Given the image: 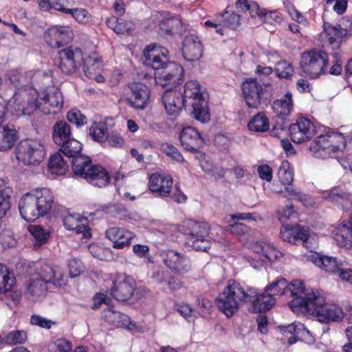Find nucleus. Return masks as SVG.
<instances>
[{
    "label": "nucleus",
    "mask_w": 352,
    "mask_h": 352,
    "mask_svg": "<svg viewBox=\"0 0 352 352\" xmlns=\"http://www.w3.org/2000/svg\"><path fill=\"white\" fill-rule=\"evenodd\" d=\"M63 105V94L60 89L56 87L50 92L32 89L16 93L13 98L12 107L17 115L30 116L36 110L45 115H55Z\"/></svg>",
    "instance_id": "nucleus-1"
},
{
    "label": "nucleus",
    "mask_w": 352,
    "mask_h": 352,
    "mask_svg": "<svg viewBox=\"0 0 352 352\" xmlns=\"http://www.w3.org/2000/svg\"><path fill=\"white\" fill-rule=\"evenodd\" d=\"M54 203V197L50 189H35L22 196L19 202V210L25 221L34 222L49 213Z\"/></svg>",
    "instance_id": "nucleus-2"
},
{
    "label": "nucleus",
    "mask_w": 352,
    "mask_h": 352,
    "mask_svg": "<svg viewBox=\"0 0 352 352\" xmlns=\"http://www.w3.org/2000/svg\"><path fill=\"white\" fill-rule=\"evenodd\" d=\"M250 290L251 288L245 289L240 283L230 279L215 298V305L219 311L230 318L239 311L241 305L252 300L253 292Z\"/></svg>",
    "instance_id": "nucleus-3"
},
{
    "label": "nucleus",
    "mask_w": 352,
    "mask_h": 352,
    "mask_svg": "<svg viewBox=\"0 0 352 352\" xmlns=\"http://www.w3.org/2000/svg\"><path fill=\"white\" fill-rule=\"evenodd\" d=\"M351 32L352 22L349 29L342 28L340 24L333 25L329 22L323 23L322 47L328 52V56L330 55L333 58V65L329 71L331 75L338 76L342 72L340 45L342 39L350 36Z\"/></svg>",
    "instance_id": "nucleus-4"
},
{
    "label": "nucleus",
    "mask_w": 352,
    "mask_h": 352,
    "mask_svg": "<svg viewBox=\"0 0 352 352\" xmlns=\"http://www.w3.org/2000/svg\"><path fill=\"white\" fill-rule=\"evenodd\" d=\"M182 94L186 107H191L190 114L195 120L201 123H207L210 120L208 101L204 96L198 81H187Z\"/></svg>",
    "instance_id": "nucleus-5"
},
{
    "label": "nucleus",
    "mask_w": 352,
    "mask_h": 352,
    "mask_svg": "<svg viewBox=\"0 0 352 352\" xmlns=\"http://www.w3.org/2000/svg\"><path fill=\"white\" fill-rule=\"evenodd\" d=\"M243 98L250 109L268 107L273 98L274 89L270 83H260L256 78H246L241 85Z\"/></svg>",
    "instance_id": "nucleus-6"
},
{
    "label": "nucleus",
    "mask_w": 352,
    "mask_h": 352,
    "mask_svg": "<svg viewBox=\"0 0 352 352\" xmlns=\"http://www.w3.org/2000/svg\"><path fill=\"white\" fill-rule=\"evenodd\" d=\"M328 63V52L314 49L301 54L300 68L309 78L316 79L325 74Z\"/></svg>",
    "instance_id": "nucleus-7"
},
{
    "label": "nucleus",
    "mask_w": 352,
    "mask_h": 352,
    "mask_svg": "<svg viewBox=\"0 0 352 352\" xmlns=\"http://www.w3.org/2000/svg\"><path fill=\"white\" fill-rule=\"evenodd\" d=\"M325 302V298L320 291L313 302L308 305L305 303L306 306L309 307L305 313L316 316L320 322H341L344 318L342 309L336 305L327 304Z\"/></svg>",
    "instance_id": "nucleus-8"
},
{
    "label": "nucleus",
    "mask_w": 352,
    "mask_h": 352,
    "mask_svg": "<svg viewBox=\"0 0 352 352\" xmlns=\"http://www.w3.org/2000/svg\"><path fill=\"white\" fill-rule=\"evenodd\" d=\"M15 155L25 165H37L45 159L46 150L41 140L25 139L16 145Z\"/></svg>",
    "instance_id": "nucleus-9"
},
{
    "label": "nucleus",
    "mask_w": 352,
    "mask_h": 352,
    "mask_svg": "<svg viewBox=\"0 0 352 352\" xmlns=\"http://www.w3.org/2000/svg\"><path fill=\"white\" fill-rule=\"evenodd\" d=\"M320 292L318 289H311V292H305L304 283L300 280H294L288 283L287 295L292 298L289 306L294 312H306L309 307L305 305L313 302Z\"/></svg>",
    "instance_id": "nucleus-10"
},
{
    "label": "nucleus",
    "mask_w": 352,
    "mask_h": 352,
    "mask_svg": "<svg viewBox=\"0 0 352 352\" xmlns=\"http://www.w3.org/2000/svg\"><path fill=\"white\" fill-rule=\"evenodd\" d=\"M83 61L82 50L73 46L59 50L54 59V65L66 75L74 74L82 65Z\"/></svg>",
    "instance_id": "nucleus-11"
},
{
    "label": "nucleus",
    "mask_w": 352,
    "mask_h": 352,
    "mask_svg": "<svg viewBox=\"0 0 352 352\" xmlns=\"http://www.w3.org/2000/svg\"><path fill=\"white\" fill-rule=\"evenodd\" d=\"M124 101L129 107L137 111L146 109L151 103L150 88L143 82H129L124 89Z\"/></svg>",
    "instance_id": "nucleus-12"
},
{
    "label": "nucleus",
    "mask_w": 352,
    "mask_h": 352,
    "mask_svg": "<svg viewBox=\"0 0 352 352\" xmlns=\"http://www.w3.org/2000/svg\"><path fill=\"white\" fill-rule=\"evenodd\" d=\"M155 75L157 84L167 89H173L183 82L184 70L181 65L170 62Z\"/></svg>",
    "instance_id": "nucleus-13"
},
{
    "label": "nucleus",
    "mask_w": 352,
    "mask_h": 352,
    "mask_svg": "<svg viewBox=\"0 0 352 352\" xmlns=\"http://www.w3.org/2000/svg\"><path fill=\"white\" fill-rule=\"evenodd\" d=\"M289 133L291 140L297 144L309 141L318 134L317 127L309 118L299 117L293 124H289Z\"/></svg>",
    "instance_id": "nucleus-14"
},
{
    "label": "nucleus",
    "mask_w": 352,
    "mask_h": 352,
    "mask_svg": "<svg viewBox=\"0 0 352 352\" xmlns=\"http://www.w3.org/2000/svg\"><path fill=\"white\" fill-rule=\"evenodd\" d=\"M136 288L134 278L126 274H117L112 281L111 296L118 301H127L133 296Z\"/></svg>",
    "instance_id": "nucleus-15"
},
{
    "label": "nucleus",
    "mask_w": 352,
    "mask_h": 352,
    "mask_svg": "<svg viewBox=\"0 0 352 352\" xmlns=\"http://www.w3.org/2000/svg\"><path fill=\"white\" fill-rule=\"evenodd\" d=\"M144 65L156 72H160L170 62L168 50L155 45L146 46L144 50Z\"/></svg>",
    "instance_id": "nucleus-16"
},
{
    "label": "nucleus",
    "mask_w": 352,
    "mask_h": 352,
    "mask_svg": "<svg viewBox=\"0 0 352 352\" xmlns=\"http://www.w3.org/2000/svg\"><path fill=\"white\" fill-rule=\"evenodd\" d=\"M44 39L52 48H60L71 41L72 32L68 26L53 27L45 31Z\"/></svg>",
    "instance_id": "nucleus-17"
},
{
    "label": "nucleus",
    "mask_w": 352,
    "mask_h": 352,
    "mask_svg": "<svg viewBox=\"0 0 352 352\" xmlns=\"http://www.w3.org/2000/svg\"><path fill=\"white\" fill-rule=\"evenodd\" d=\"M179 140L184 149L192 153H198L204 142L201 134L192 126L184 127Z\"/></svg>",
    "instance_id": "nucleus-18"
},
{
    "label": "nucleus",
    "mask_w": 352,
    "mask_h": 352,
    "mask_svg": "<svg viewBox=\"0 0 352 352\" xmlns=\"http://www.w3.org/2000/svg\"><path fill=\"white\" fill-rule=\"evenodd\" d=\"M280 236L284 241L297 245L307 242L309 237V233L308 229L298 223L296 225L288 223L283 225Z\"/></svg>",
    "instance_id": "nucleus-19"
},
{
    "label": "nucleus",
    "mask_w": 352,
    "mask_h": 352,
    "mask_svg": "<svg viewBox=\"0 0 352 352\" xmlns=\"http://www.w3.org/2000/svg\"><path fill=\"white\" fill-rule=\"evenodd\" d=\"M173 180L169 175L153 173L148 179L149 190L161 198H166L173 190Z\"/></svg>",
    "instance_id": "nucleus-20"
},
{
    "label": "nucleus",
    "mask_w": 352,
    "mask_h": 352,
    "mask_svg": "<svg viewBox=\"0 0 352 352\" xmlns=\"http://www.w3.org/2000/svg\"><path fill=\"white\" fill-rule=\"evenodd\" d=\"M162 100L167 113L170 116H177L183 107L187 108L182 91L173 89H166L162 96Z\"/></svg>",
    "instance_id": "nucleus-21"
},
{
    "label": "nucleus",
    "mask_w": 352,
    "mask_h": 352,
    "mask_svg": "<svg viewBox=\"0 0 352 352\" xmlns=\"http://www.w3.org/2000/svg\"><path fill=\"white\" fill-rule=\"evenodd\" d=\"M105 236L112 243L114 249H123L131 245L135 234L124 228L111 227L105 231Z\"/></svg>",
    "instance_id": "nucleus-22"
},
{
    "label": "nucleus",
    "mask_w": 352,
    "mask_h": 352,
    "mask_svg": "<svg viewBox=\"0 0 352 352\" xmlns=\"http://www.w3.org/2000/svg\"><path fill=\"white\" fill-rule=\"evenodd\" d=\"M203 44L195 34L187 35L182 45V54L184 59L189 62L198 60L203 55Z\"/></svg>",
    "instance_id": "nucleus-23"
},
{
    "label": "nucleus",
    "mask_w": 352,
    "mask_h": 352,
    "mask_svg": "<svg viewBox=\"0 0 352 352\" xmlns=\"http://www.w3.org/2000/svg\"><path fill=\"white\" fill-rule=\"evenodd\" d=\"M102 315L106 322L116 327L126 328L129 330L136 327L135 323L127 315L116 310L113 305L104 309Z\"/></svg>",
    "instance_id": "nucleus-24"
},
{
    "label": "nucleus",
    "mask_w": 352,
    "mask_h": 352,
    "mask_svg": "<svg viewBox=\"0 0 352 352\" xmlns=\"http://www.w3.org/2000/svg\"><path fill=\"white\" fill-rule=\"evenodd\" d=\"M163 262L175 274H184L190 269L188 260L182 254L173 250H168L164 253Z\"/></svg>",
    "instance_id": "nucleus-25"
},
{
    "label": "nucleus",
    "mask_w": 352,
    "mask_h": 352,
    "mask_svg": "<svg viewBox=\"0 0 352 352\" xmlns=\"http://www.w3.org/2000/svg\"><path fill=\"white\" fill-rule=\"evenodd\" d=\"M336 244L342 248H352V212L347 221L341 223L332 232Z\"/></svg>",
    "instance_id": "nucleus-26"
},
{
    "label": "nucleus",
    "mask_w": 352,
    "mask_h": 352,
    "mask_svg": "<svg viewBox=\"0 0 352 352\" xmlns=\"http://www.w3.org/2000/svg\"><path fill=\"white\" fill-rule=\"evenodd\" d=\"M63 224L68 230L82 234L85 238L91 237V230L87 224V219L80 214H69L63 218Z\"/></svg>",
    "instance_id": "nucleus-27"
},
{
    "label": "nucleus",
    "mask_w": 352,
    "mask_h": 352,
    "mask_svg": "<svg viewBox=\"0 0 352 352\" xmlns=\"http://www.w3.org/2000/svg\"><path fill=\"white\" fill-rule=\"evenodd\" d=\"M250 292H253L250 302H252V312L254 313H265L276 303L275 297H273L270 292H267L266 288L261 294L252 288Z\"/></svg>",
    "instance_id": "nucleus-28"
},
{
    "label": "nucleus",
    "mask_w": 352,
    "mask_h": 352,
    "mask_svg": "<svg viewBox=\"0 0 352 352\" xmlns=\"http://www.w3.org/2000/svg\"><path fill=\"white\" fill-rule=\"evenodd\" d=\"M272 109L275 114L274 118L289 120V118L294 109L292 94L287 92L280 99H276L272 103Z\"/></svg>",
    "instance_id": "nucleus-29"
},
{
    "label": "nucleus",
    "mask_w": 352,
    "mask_h": 352,
    "mask_svg": "<svg viewBox=\"0 0 352 352\" xmlns=\"http://www.w3.org/2000/svg\"><path fill=\"white\" fill-rule=\"evenodd\" d=\"M84 179L94 186L102 188L110 182L111 177L104 167L100 164H93Z\"/></svg>",
    "instance_id": "nucleus-30"
},
{
    "label": "nucleus",
    "mask_w": 352,
    "mask_h": 352,
    "mask_svg": "<svg viewBox=\"0 0 352 352\" xmlns=\"http://www.w3.org/2000/svg\"><path fill=\"white\" fill-rule=\"evenodd\" d=\"M311 261L318 267L328 273H338L344 261L336 257L314 253L310 256Z\"/></svg>",
    "instance_id": "nucleus-31"
},
{
    "label": "nucleus",
    "mask_w": 352,
    "mask_h": 352,
    "mask_svg": "<svg viewBox=\"0 0 352 352\" xmlns=\"http://www.w3.org/2000/svg\"><path fill=\"white\" fill-rule=\"evenodd\" d=\"M310 151L318 158L325 159L331 157L329 131L318 135L311 144Z\"/></svg>",
    "instance_id": "nucleus-32"
},
{
    "label": "nucleus",
    "mask_w": 352,
    "mask_h": 352,
    "mask_svg": "<svg viewBox=\"0 0 352 352\" xmlns=\"http://www.w3.org/2000/svg\"><path fill=\"white\" fill-rule=\"evenodd\" d=\"M325 199L342 210H349L352 206L351 195L336 188L331 189L327 193Z\"/></svg>",
    "instance_id": "nucleus-33"
},
{
    "label": "nucleus",
    "mask_w": 352,
    "mask_h": 352,
    "mask_svg": "<svg viewBox=\"0 0 352 352\" xmlns=\"http://www.w3.org/2000/svg\"><path fill=\"white\" fill-rule=\"evenodd\" d=\"M5 119L4 112L0 110V125ZM17 139V133L14 129L8 126L0 129V151H5L12 148Z\"/></svg>",
    "instance_id": "nucleus-34"
},
{
    "label": "nucleus",
    "mask_w": 352,
    "mask_h": 352,
    "mask_svg": "<svg viewBox=\"0 0 352 352\" xmlns=\"http://www.w3.org/2000/svg\"><path fill=\"white\" fill-rule=\"evenodd\" d=\"M280 330L287 339V343L290 345L295 344L298 340H302V336L309 333L302 323H292L287 326H281Z\"/></svg>",
    "instance_id": "nucleus-35"
},
{
    "label": "nucleus",
    "mask_w": 352,
    "mask_h": 352,
    "mask_svg": "<svg viewBox=\"0 0 352 352\" xmlns=\"http://www.w3.org/2000/svg\"><path fill=\"white\" fill-rule=\"evenodd\" d=\"M71 164L74 176L84 179L93 163L90 157L80 155L72 160Z\"/></svg>",
    "instance_id": "nucleus-36"
},
{
    "label": "nucleus",
    "mask_w": 352,
    "mask_h": 352,
    "mask_svg": "<svg viewBox=\"0 0 352 352\" xmlns=\"http://www.w3.org/2000/svg\"><path fill=\"white\" fill-rule=\"evenodd\" d=\"M71 136V127L67 122L58 120L54 124L52 138L55 144L58 146L63 144L69 140Z\"/></svg>",
    "instance_id": "nucleus-37"
},
{
    "label": "nucleus",
    "mask_w": 352,
    "mask_h": 352,
    "mask_svg": "<svg viewBox=\"0 0 352 352\" xmlns=\"http://www.w3.org/2000/svg\"><path fill=\"white\" fill-rule=\"evenodd\" d=\"M270 120L263 111L252 116L248 122V129L254 133H265L270 129Z\"/></svg>",
    "instance_id": "nucleus-38"
},
{
    "label": "nucleus",
    "mask_w": 352,
    "mask_h": 352,
    "mask_svg": "<svg viewBox=\"0 0 352 352\" xmlns=\"http://www.w3.org/2000/svg\"><path fill=\"white\" fill-rule=\"evenodd\" d=\"M106 24L108 28L120 34H130L134 30V25L131 21H125L115 16L108 18Z\"/></svg>",
    "instance_id": "nucleus-39"
},
{
    "label": "nucleus",
    "mask_w": 352,
    "mask_h": 352,
    "mask_svg": "<svg viewBox=\"0 0 352 352\" xmlns=\"http://www.w3.org/2000/svg\"><path fill=\"white\" fill-rule=\"evenodd\" d=\"M38 276L46 284L60 285L62 280V274L56 271L54 266L47 263L41 267Z\"/></svg>",
    "instance_id": "nucleus-40"
},
{
    "label": "nucleus",
    "mask_w": 352,
    "mask_h": 352,
    "mask_svg": "<svg viewBox=\"0 0 352 352\" xmlns=\"http://www.w3.org/2000/svg\"><path fill=\"white\" fill-rule=\"evenodd\" d=\"M48 167L50 171L57 175H64L68 170V162L60 153H56L50 157Z\"/></svg>",
    "instance_id": "nucleus-41"
},
{
    "label": "nucleus",
    "mask_w": 352,
    "mask_h": 352,
    "mask_svg": "<svg viewBox=\"0 0 352 352\" xmlns=\"http://www.w3.org/2000/svg\"><path fill=\"white\" fill-rule=\"evenodd\" d=\"M182 26L181 21L175 16L166 13L159 23L160 30L166 35H173Z\"/></svg>",
    "instance_id": "nucleus-42"
},
{
    "label": "nucleus",
    "mask_w": 352,
    "mask_h": 352,
    "mask_svg": "<svg viewBox=\"0 0 352 352\" xmlns=\"http://www.w3.org/2000/svg\"><path fill=\"white\" fill-rule=\"evenodd\" d=\"M28 339L27 332L24 330L11 331L0 336V343L8 345H16L25 343Z\"/></svg>",
    "instance_id": "nucleus-43"
},
{
    "label": "nucleus",
    "mask_w": 352,
    "mask_h": 352,
    "mask_svg": "<svg viewBox=\"0 0 352 352\" xmlns=\"http://www.w3.org/2000/svg\"><path fill=\"white\" fill-rule=\"evenodd\" d=\"M108 134L109 131L106 122H94L89 127V135L96 142H105L108 138Z\"/></svg>",
    "instance_id": "nucleus-44"
},
{
    "label": "nucleus",
    "mask_w": 352,
    "mask_h": 352,
    "mask_svg": "<svg viewBox=\"0 0 352 352\" xmlns=\"http://www.w3.org/2000/svg\"><path fill=\"white\" fill-rule=\"evenodd\" d=\"M60 151L62 152L69 159L75 158L82 155V144L74 138H70L65 143L59 145Z\"/></svg>",
    "instance_id": "nucleus-45"
},
{
    "label": "nucleus",
    "mask_w": 352,
    "mask_h": 352,
    "mask_svg": "<svg viewBox=\"0 0 352 352\" xmlns=\"http://www.w3.org/2000/svg\"><path fill=\"white\" fill-rule=\"evenodd\" d=\"M153 278L158 284H166L173 290H177L182 286V283L177 278L170 274L168 272H157L153 275Z\"/></svg>",
    "instance_id": "nucleus-46"
},
{
    "label": "nucleus",
    "mask_w": 352,
    "mask_h": 352,
    "mask_svg": "<svg viewBox=\"0 0 352 352\" xmlns=\"http://www.w3.org/2000/svg\"><path fill=\"white\" fill-rule=\"evenodd\" d=\"M219 16L222 18L221 22L223 28L236 30L241 25V15L234 11L226 9Z\"/></svg>",
    "instance_id": "nucleus-47"
},
{
    "label": "nucleus",
    "mask_w": 352,
    "mask_h": 352,
    "mask_svg": "<svg viewBox=\"0 0 352 352\" xmlns=\"http://www.w3.org/2000/svg\"><path fill=\"white\" fill-rule=\"evenodd\" d=\"M8 267L0 263V293L11 291L15 283V278L10 276Z\"/></svg>",
    "instance_id": "nucleus-48"
},
{
    "label": "nucleus",
    "mask_w": 352,
    "mask_h": 352,
    "mask_svg": "<svg viewBox=\"0 0 352 352\" xmlns=\"http://www.w3.org/2000/svg\"><path fill=\"white\" fill-rule=\"evenodd\" d=\"M209 226L205 222L190 221L188 223V232L186 233L188 237H208L209 234Z\"/></svg>",
    "instance_id": "nucleus-49"
},
{
    "label": "nucleus",
    "mask_w": 352,
    "mask_h": 352,
    "mask_svg": "<svg viewBox=\"0 0 352 352\" xmlns=\"http://www.w3.org/2000/svg\"><path fill=\"white\" fill-rule=\"evenodd\" d=\"M278 177L280 182L286 186H291L294 181V171L287 160L283 161L278 171Z\"/></svg>",
    "instance_id": "nucleus-50"
},
{
    "label": "nucleus",
    "mask_w": 352,
    "mask_h": 352,
    "mask_svg": "<svg viewBox=\"0 0 352 352\" xmlns=\"http://www.w3.org/2000/svg\"><path fill=\"white\" fill-rule=\"evenodd\" d=\"M347 141L344 135L340 132L329 131V144L331 155L343 151L346 146Z\"/></svg>",
    "instance_id": "nucleus-51"
},
{
    "label": "nucleus",
    "mask_w": 352,
    "mask_h": 352,
    "mask_svg": "<svg viewBox=\"0 0 352 352\" xmlns=\"http://www.w3.org/2000/svg\"><path fill=\"white\" fill-rule=\"evenodd\" d=\"M102 211L111 217L122 219L127 215V210L122 204H109L102 207Z\"/></svg>",
    "instance_id": "nucleus-52"
},
{
    "label": "nucleus",
    "mask_w": 352,
    "mask_h": 352,
    "mask_svg": "<svg viewBox=\"0 0 352 352\" xmlns=\"http://www.w3.org/2000/svg\"><path fill=\"white\" fill-rule=\"evenodd\" d=\"M274 72L279 78L290 80L294 75V69L291 63L282 60L276 63Z\"/></svg>",
    "instance_id": "nucleus-53"
},
{
    "label": "nucleus",
    "mask_w": 352,
    "mask_h": 352,
    "mask_svg": "<svg viewBox=\"0 0 352 352\" xmlns=\"http://www.w3.org/2000/svg\"><path fill=\"white\" fill-rule=\"evenodd\" d=\"M288 282L284 278H280L266 286V291L270 292L273 297L275 296L287 295Z\"/></svg>",
    "instance_id": "nucleus-54"
},
{
    "label": "nucleus",
    "mask_w": 352,
    "mask_h": 352,
    "mask_svg": "<svg viewBox=\"0 0 352 352\" xmlns=\"http://www.w3.org/2000/svg\"><path fill=\"white\" fill-rule=\"evenodd\" d=\"M274 124L270 133L272 137L281 138L289 131V120H280V118L273 119Z\"/></svg>",
    "instance_id": "nucleus-55"
},
{
    "label": "nucleus",
    "mask_w": 352,
    "mask_h": 352,
    "mask_svg": "<svg viewBox=\"0 0 352 352\" xmlns=\"http://www.w3.org/2000/svg\"><path fill=\"white\" fill-rule=\"evenodd\" d=\"M186 244L196 251L207 252L211 247V241L207 237H188Z\"/></svg>",
    "instance_id": "nucleus-56"
},
{
    "label": "nucleus",
    "mask_w": 352,
    "mask_h": 352,
    "mask_svg": "<svg viewBox=\"0 0 352 352\" xmlns=\"http://www.w3.org/2000/svg\"><path fill=\"white\" fill-rule=\"evenodd\" d=\"M46 283L38 276L35 278H30L26 285V290L32 296L39 295L40 292L45 290Z\"/></svg>",
    "instance_id": "nucleus-57"
},
{
    "label": "nucleus",
    "mask_w": 352,
    "mask_h": 352,
    "mask_svg": "<svg viewBox=\"0 0 352 352\" xmlns=\"http://www.w3.org/2000/svg\"><path fill=\"white\" fill-rule=\"evenodd\" d=\"M298 219V213L294 210V206L292 204L287 205L281 211L278 212V219L283 225L288 224V221H294L296 222Z\"/></svg>",
    "instance_id": "nucleus-58"
},
{
    "label": "nucleus",
    "mask_w": 352,
    "mask_h": 352,
    "mask_svg": "<svg viewBox=\"0 0 352 352\" xmlns=\"http://www.w3.org/2000/svg\"><path fill=\"white\" fill-rule=\"evenodd\" d=\"M162 150L165 155L177 162L183 163L185 161L182 154L171 144L164 143L162 145Z\"/></svg>",
    "instance_id": "nucleus-59"
},
{
    "label": "nucleus",
    "mask_w": 352,
    "mask_h": 352,
    "mask_svg": "<svg viewBox=\"0 0 352 352\" xmlns=\"http://www.w3.org/2000/svg\"><path fill=\"white\" fill-rule=\"evenodd\" d=\"M67 120L75 124L77 126H81L87 123V117L77 109H72L67 114Z\"/></svg>",
    "instance_id": "nucleus-60"
},
{
    "label": "nucleus",
    "mask_w": 352,
    "mask_h": 352,
    "mask_svg": "<svg viewBox=\"0 0 352 352\" xmlns=\"http://www.w3.org/2000/svg\"><path fill=\"white\" fill-rule=\"evenodd\" d=\"M11 208V195L9 189L0 194V219L4 217Z\"/></svg>",
    "instance_id": "nucleus-61"
},
{
    "label": "nucleus",
    "mask_w": 352,
    "mask_h": 352,
    "mask_svg": "<svg viewBox=\"0 0 352 352\" xmlns=\"http://www.w3.org/2000/svg\"><path fill=\"white\" fill-rule=\"evenodd\" d=\"M261 21L271 25L280 24L283 21V16L278 10L267 11L266 9H265L263 17Z\"/></svg>",
    "instance_id": "nucleus-62"
},
{
    "label": "nucleus",
    "mask_w": 352,
    "mask_h": 352,
    "mask_svg": "<svg viewBox=\"0 0 352 352\" xmlns=\"http://www.w3.org/2000/svg\"><path fill=\"white\" fill-rule=\"evenodd\" d=\"M0 243L4 248L16 245V241L10 230L3 229L0 232Z\"/></svg>",
    "instance_id": "nucleus-63"
},
{
    "label": "nucleus",
    "mask_w": 352,
    "mask_h": 352,
    "mask_svg": "<svg viewBox=\"0 0 352 352\" xmlns=\"http://www.w3.org/2000/svg\"><path fill=\"white\" fill-rule=\"evenodd\" d=\"M69 275L71 278H75L83 272L84 265L80 259L74 258L68 261Z\"/></svg>",
    "instance_id": "nucleus-64"
}]
</instances>
